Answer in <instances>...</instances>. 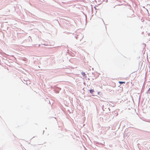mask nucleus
I'll return each instance as SVG.
<instances>
[{"mask_svg": "<svg viewBox=\"0 0 150 150\" xmlns=\"http://www.w3.org/2000/svg\"><path fill=\"white\" fill-rule=\"evenodd\" d=\"M90 93H92L94 92V91L93 89H91L90 90Z\"/></svg>", "mask_w": 150, "mask_h": 150, "instance_id": "f257e3e1", "label": "nucleus"}, {"mask_svg": "<svg viewBox=\"0 0 150 150\" xmlns=\"http://www.w3.org/2000/svg\"><path fill=\"white\" fill-rule=\"evenodd\" d=\"M119 83L121 84H122V83H125V82H122V81H119Z\"/></svg>", "mask_w": 150, "mask_h": 150, "instance_id": "f03ea898", "label": "nucleus"}, {"mask_svg": "<svg viewBox=\"0 0 150 150\" xmlns=\"http://www.w3.org/2000/svg\"><path fill=\"white\" fill-rule=\"evenodd\" d=\"M81 74L82 75H83V76H84L85 75V73L84 72H81Z\"/></svg>", "mask_w": 150, "mask_h": 150, "instance_id": "7ed1b4c3", "label": "nucleus"}]
</instances>
